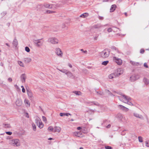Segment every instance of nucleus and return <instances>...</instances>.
Here are the masks:
<instances>
[{
	"instance_id": "obj_1",
	"label": "nucleus",
	"mask_w": 149,
	"mask_h": 149,
	"mask_svg": "<svg viewBox=\"0 0 149 149\" xmlns=\"http://www.w3.org/2000/svg\"><path fill=\"white\" fill-rule=\"evenodd\" d=\"M119 100L124 103H127L130 105H132V104L130 101L131 100V98L129 97L126 95L122 94L119 97Z\"/></svg>"
},
{
	"instance_id": "obj_2",
	"label": "nucleus",
	"mask_w": 149,
	"mask_h": 149,
	"mask_svg": "<svg viewBox=\"0 0 149 149\" xmlns=\"http://www.w3.org/2000/svg\"><path fill=\"white\" fill-rule=\"evenodd\" d=\"M10 143L14 146L18 147L20 146V142L19 140L18 139H15L11 140L10 141Z\"/></svg>"
},
{
	"instance_id": "obj_3",
	"label": "nucleus",
	"mask_w": 149,
	"mask_h": 149,
	"mask_svg": "<svg viewBox=\"0 0 149 149\" xmlns=\"http://www.w3.org/2000/svg\"><path fill=\"white\" fill-rule=\"evenodd\" d=\"M48 41L49 42L53 44H56L58 43V40L56 38L54 37H52L49 38Z\"/></svg>"
},
{
	"instance_id": "obj_4",
	"label": "nucleus",
	"mask_w": 149,
	"mask_h": 149,
	"mask_svg": "<svg viewBox=\"0 0 149 149\" xmlns=\"http://www.w3.org/2000/svg\"><path fill=\"white\" fill-rule=\"evenodd\" d=\"M109 52L108 50H105L100 53V56L102 58H107L109 55Z\"/></svg>"
},
{
	"instance_id": "obj_5",
	"label": "nucleus",
	"mask_w": 149,
	"mask_h": 149,
	"mask_svg": "<svg viewBox=\"0 0 149 149\" xmlns=\"http://www.w3.org/2000/svg\"><path fill=\"white\" fill-rule=\"evenodd\" d=\"M140 78V76L137 74H134L131 76L130 78V81L133 82L137 80Z\"/></svg>"
},
{
	"instance_id": "obj_6",
	"label": "nucleus",
	"mask_w": 149,
	"mask_h": 149,
	"mask_svg": "<svg viewBox=\"0 0 149 149\" xmlns=\"http://www.w3.org/2000/svg\"><path fill=\"white\" fill-rule=\"evenodd\" d=\"M55 52L56 55L60 57H62L63 56V53L61 49L59 47H57L55 49Z\"/></svg>"
},
{
	"instance_id": "obj_7",
	"label": "nucleus",
	"mask_w": 149,
	"mask_h": 149,
	"mask_svg": "<svg viewBox=\"0 0 149 149\" xmlns=\"http://www.w3.org/2000/svg\"><path fill=\"white\" fill-rule=\"evenodd\" d=\"M113 60L118 65H121L122 63V60L120 58H118L116 56H113Z\"/></svg>"
},
{
	"instance_id": "obj_8",
	"label": "nucleus",
	"mask_w": 149,
	"mask_h": 149,
	"mask_svg": "<svg viewBox=\"0 0 149 149\" xmlns=\"http://www.w3.org/2000/svg\"><path fill=\"white\" fill-rule=\"evenodd\" d=\"M133 116L136 118L142 120L143 119V116L137 112H134L133 113Z\"/></svg>"
},
{
	"instance_id": "obj_9",
	"label": "nucleus",
	"mask_w": 149,
	"mask_h": 149,
	"mask_svg": "<svg viewBox=\"0 0 149 149\" xmlns=\"http://www.w3.org/2000/svg\"><path fill=\"white\" fill-rule=\"evenodd\" d=\"M37 47H40L42 46L43 44V42L41 39L35 40L34 41Z\"/></svg>"
},
{
	"instance_id": "obj_10",
	"label": "nucleus",
	"mask_w": 149,
	"mask_h": 149,
	"mask_svg": "<svg viewBox=\"0 0 149 149\" xmlns=\"http://www.w3.org/2000/svg\"><path fill=\"white\" fill-rule=\"evenodd\" d=\"M26 92L29 99L30 100H32L33 99L34 96L31 91L29 90H27Z\"/></svg>"
},
{
	"instance_id": "obj_11",
	"label": "nucleus",
	"mask_w": 149,
	"mask_h": 149,
	"mask_svg": "<svg viewBox=\"0 0 149 149\" xmlns=\"http://www.w3.org/2000/svg\"><path fill=\"white\" fill-rule=\"evenodd\" d=\"M118 107L122 110L125 111L127 112L129 111V109L128 108L121 105L118 106Z\"/></svg>"
},
{
	"instance_id": "obj_12",
	"label": "nucleus",
	"mask_w": 149,
	"mask_h": 149,
	"mask_svg": "<svg viewBox=\"0 0 149 149\" xmlns=\"http://www.w3.org/2000/svg\"><path fill=\"white\" fill-rule=\"evenodd\" d=\"M123 72V70L121 68H118L117 69V72L115 73L116 76H118L121 74H122Z\"/></svg>"
},
{
	"instance_id": "obj_13",
	"label": "nucleus",
	"mask_w": 149,
	"mask_h": 149,
	"mask_svg": "<svg viewBox=\"0 0 149 149\" xmlns=\"http://www.w3.org/2000/svg\"><path fill=\"white\" fill-rule=\"evenodd\" d=\"M16 104L17 106H20L22 104V100L20 98H18L16 101Z\"/></svg>"
},
{
	"instance_id": "obj_14",
	"label": "nucleus",
	"mask_w": 149,
	"mask_h": 149,
	"mask_svg": "<svg viewBox=\"0 0 149 149\" xmlns=\"http://www.w3.org/2000/svg\"><path fill=\"white\" fill-rule=\"evenodd\" d=\"M26 78V76L25 74H22L21 75V80L22 83L25 82Z\"/></svg>"
},
{
	"instance_id": "obj_15",
	"label": "nucleus",
	"mask_w": 149,
	"mask_h": 149,
	"mask_svg": "<svg viewBox=\"0 0 149 149\" xmlns=\"http://www.w3.org/2000/svg\"><path fill=\"white\" fill-rule=\"evenodd\" d=\"M61 130V128L60 127L58 126H55L54 127V132H60Z\"/></svg>"
},
{
	"instance_id": "obj_16",
	"label": "nucleus",
	"mask_w": 149,
	"mask_h": 149,
	"mask_svg": "<svg viewBox=\"0 0 149 149\" xmlns=\"http://www.w3.org/2000/svg\"><path fill=\"white\" fill-rule=\"evenodd\" d=\"M24 103L27 107H29L30 105V103L29 100L27 99H25L24 100Z\"/></svg>"
},
{
	"instance_id": "obj_17",
	"label": "nucleus",
	"mask_w": 149,
	"mask_h": 149,
	"mask_svg": "<svg viewBox=\"0 0 149 149\" xmlns=\"http://www.w3.org/2000/svg\"><path fill=\"white\" fill-rule=\"evenodd\" d=\"M103 26L102 25H101L100 24H97L94 25L93 26V28L95 29H101L103 27Z\"/></svg>"
},
{
	"instance_id": "obj_18",
	"label": "nucleus",
	"mask_w": 149,
	"mask_h": 149,
	"mask_svg": "<svg viewBox=\"0 0 149 149\" xmlns=\"http://www.w3.org/2000/svg\"><path fill=\"white\" fill-rule=\"evenodd\" d=\"M44 6L46 8H53L52 6H54V5L52 4H50L48 3H45L44 5Z\"/></svg>"
},
{
	"instance_id": "obj_19",
	"label": "nucleus",
	"mask_w": 149,
	"mask_h": 149,
	"mask_svg": "<svg viewBox=\"0 0 149 149\" xmlns=\"http://www.w3.org/2000/svg\"><path fill=\"white\" fill-rule=\"evenodd\" d=\"M74 135L78 137H81L82 134L80 132H74L73 133Z\"/></svg>"
},
{
	"instance_id": "obj_20",
	"label": "nucleus",
	"mask_w": 149,
	"mask_h": 149,
	"mask_svg": "<svg viewBox=\"0 0 149 149\" xmlns=\"http://www.w3.org/2000/svg\"><path fill=\"white\" fill-rule=\"evenodd\" d=\"M116 76L115 73H113L110 74L109 75L108 77L109 79H112L116 77Z\"/></svg>"
},
{
	"instance_id": "obj_21",
	"label": "nucleus",
	"mask_w": 149,
	"mask_h": 149,
	"mask_svg": "<svg viewBox=\"0 0 149 149\" xmlns=\"http://www.w3.org/2000/svg\"><path fill=\"white\" fill-rule=\"evenodd\" d=\"M116 7V5H113L111 6L110 9V12H113L114 11Z\"/></svg>"
},
{
	"instance_id": "obj_22",
	"label": "nucleus",
	"mask_w": 149,
	"mask_h": 149,
	"mask_svg": "<svg viewBox=\"0 0 149 149\" xmlns=\"http://www.w3.org/2000/svg\"><path fill=\"white\" fill-rule=\"evenodd\" d=\"M13 45L15 47H17V46L18 45V42L16 39H15L13 40Z\"/></svg>"
},
{
	"instance_id": "obj_23",
	"label": "nucleus",
	"mask_w": 149,
	"mask_h": 149,
	"mask_svg": "<svg viewBox=\"0 0 149 149\" xmlns=\"http://www.w3.org/2000/svg\"><path fill=\"white\" fill-rule=\"evenodd\" d=\"M143 81L145 84L146 85H148L149 83V80L146 78H143Z\"/></svg>"
},
{
	"instance_id": "obj_24",
	"label": "nucleus",
	"mask_w": 149,
	"mask_h": 149,
	"mask_svg": "<svg viewBox=\"0 0 149 149\" xmlns=\"http://www.w3.org/2000/svg\"><path fill=\"white\" fill-rule=\"evenodd\" d=\"M88 15V14L87 13H84L83 14H81L80 17L85 18L87 17Z\"/></svg>"
},
{
	"instance_id": "obj_25",
	"label": "nucleus",
	"mask_w": 149,
	"mask_h": 149,
	"mask_svg": "<svg viewBox=\"0 0 149 149\" xmlns=\"http://www.w3.org/2000/svg\"><path fill=\"white\" fill-rule=\"evenodd\" d=\"M31 59L29 57L25 58L24 59V61L26 63H29L31 61Z\"/></svg>"
},
{
	"instance_id": "obj_26",
	"label": "nucleus",
	"mask_w": 149,
	"mask_h": 149,
	"mask_svg": "<svg viewBox=\"0 0 149 149\" xmlns=\"http://www.w3.org/2000/svg\"><path fill=\"white\" fill-rule=\"evenodd\" d=\"M69 115L71 116V114L70 113H60V115L61 116H68Z\"/></svg>"
},
{
	"instance_id": "obj_27",
	"label": "nucleus",
	"mask_w": 149,
	"mask_h": 149,
	"mask_svg": "<svg viewBox=\"0 0 149 149\" xmlns=\"http://www.w3.org/2000/svg\"><path fill=\"white\" fill-rule=\"evenodd\" d=\"M17 63L18 64V65L21 67H24V63L22 61H18Z\"/></svg>"
},
{
	"instance_id": "obj_28",
	"label": "nucleus",
	"mask_w": 149,
	"mask_h": 149,
	"mask_svg": "<svg viewBox=\"0 0 149 149\" xmlns=\"http://www.w3.org/2000/svg\"><path fill=\"white\" fill-rule=\"evenodd\" d=\"M41 121L40 119L38 117H36L35 119V122L38 125V123L40 122Z\"/></svg>"
},
{
	"instance_id": "obj_29",
	"label": "nucleus",
	"mask_w": 149,
	"mask_h": 149,
	"mask_svg": "<svg viewBox=\"0 0 149 149\" xmlns=\"http://www.w3.org/2000/svg\"><path fill=\"white\" fill-rule=\"evenodd\" d=\"M38 125L40 129L42 128L43 127V124L41 121L38 123Z\"/></svg>"
},
{
	"instance_id": "obj_30",
	"label": "nucleus",
	"mask_w": 149,
	"mask_h": 149,
	"mask_svg": "<svg viewBox=\"0 0 149 149\" xmlns=\"http://www.w3.org/2000/svg\"><path fill=\"white\" fill-rule=\"evenodd\" d=\"M53 5H54V6H52L53 8H58V7H60L61 6V4L59 3H57L56 4H53Z\"/></svg>"
},
{
	"instance_id": "obj_31",
	"label": "nucleus",
	"mask_w": 149,
	"mask_h": 149,
	"mask_svg": "<svg viewBox=\"0 0 149 149\" xmlns=\"http://www.w3.org/2000/svg\"><path fill=\"white\" fill-rule=\"evenodd\" d=\"M76 95H81L82 94L81 92L80 91H76L73 92Z\"/></svg>"
},
{
	"instance_id": "obj_32",
	"label": "nucleus",
	"mask_w": 149,
	"mask_h": 149,
	"mask_svg": "<svg viewBox=\"0 0 149 149\" xmlns=\"http://www.w3.org/2000/svg\"><path fill=\"white\" fill-rule=\"evenodd\" d=\"M138 140L139 142L142 143L143 142V138L141 136H139L138 137Z\"/></svg>"
},
{
	"instance_id": "obj_33",
	"label": "nucleus",
	"mask_w": 149,
	"mask_h": 149,
	"mask_svg": "<svg viewBox=\"0 0 149 149\" xmlns=\"http://www.w3.org/2000/svg\"><path fill=\"white\" fill-rule=\"evenodd\" d=\"M66 75H67V76L70 77H71L73 76L71 72H70L68 71Z\"/></svg>"
},
{
	"instance_id": "obj_34",
	"label": "nucleus",
	"mask_w": 149,
	"mask_h": 149,
	"mask_svg": "<svg viewBox=\"0 0 149 149\" xmlns=\"http://www.w3.org/2000/svg\"><path fill=\"white\" fill-rule=\"evenodd\" d=\"M119 31V29L113 27V31L114 32H118Z\"/></svg>"
},
{
	"instance_id": "obj_35",
	"label": "nucleus",
	"mask_w": 149,
	"mask_h": 149,
	"mask_svg": "<svg viewBox=\"0 0 149 149\" xmlns=\"http://www.w3.org/2000/svg\"><path fill=\"white\" fill-rule=\"evenodd\" d=\"M59 70L62 72L63 73H65L66 74H67L68 71L66 70Z\"/></svg>"
},
{
	"instance_id": "obj_36",
	"label": "nucleus",
	"mask_w": 149,
	"mask_h": 149,
	"mask_svg": "<svg viewBox=\"0 0 149 149\" xmlns=\"http://www.w3.org/2000/svg\"><path fill=\"white\" fill-rule=\"evenodd\" d=\"M117 117L120 120H121L123 118L122 115L121 114H118L117 116Z\"/></svg>"
},
{
	"instance_id": "obj_37",
	"label": "nucleus",
	"mask_w": 149,
	"mask_h": 149,
	"mask_svg": "<svg viewBox=\"0 0 149 149\" xmlns=\"http://www.w3.org/2000/svg\"><path fill=\"white\" fill-rule=\"evenodd\" d=\"M107 31L109 33L113 31V28H109L107 29Z\"/></svg>"
},
{
	"instance_id": "obj_38",
	"label": "nucleus",
	"mask_w": 149,
	"mask_h": 149,
	"mask_svg": "<svg viewBox=\"0 0 149 149\" xmlns=\"http://www.w3.org/2000/svg\"><path fill=\"white\" fill-rule=\"evenodd\" d=\"M48 130L49 131H52L53 130L54 131V128H53L52 126L49 127L48 129Z\"/></svg>"
},
{
	"instance_id": "obj_39",
	"label": "nucleus",
	"mask_w": 149,
	"mask_h": 149,
	"mask_svg": "<svg viewBox=\"0 0 149 149\" xmlns=\"http://www.w3.org/2000/svg\"><path fill=\"white\" fill-rule=\"evenodd\" d=\"M108 63H109V61H104L102 63V64L103 65H107V64Z\"/></svg>"
},
{
	"instance_id": "obj_40",
	"label": "nucleus",
	"mask_w": 149,
	"mask_h": 149,
	"mask_svg": "<svg viewBox=\"0 0 149 149\" xmlns=\"http://www.w3.org/2000/svg\"><path fill=\"white\" fill-rule=\"evenodd\" d=\"M32 126L33 129V130L34 131H36V127L34 123L32 124Z\"/></svg>"
},
{
	"instance_id": "obj_41",
	"label": "nucleus",
	"mask_w": 149,
	"mask_h": 149,
	"mask_svg": "<svg viewBox=\"0 0 149 149\" xmlns=\"http://www.w3.org/2000/svg\"><path fill=\"white\" fill-rule=\"evenodd\" d=\"M46 13H55V12L52 10H47L46 11Z\"/></svg>"
},
{
	"instance_id": "obj_42",
	"label": "nucleus",
	"mask_w": 149,
	"mask_h": 149,
	"mask_svg": "<svg viewBox=\"0 0 149 149\" xmlns=\"http://www.w3.org/2000/svg\"><path fill=\"white\" fill-rule=\"evenodd\" d=\"M146 146L147 147H149V140H147L145 141Z\"/></svg>"
},
{
	"instance_id": "obj_43",
	"label": "nucleus",
	"mask_w": 149,
	"mask_h": 149,
	"mask_svg": "<svg viewBox=\"0 0 149 149\" xmlns=\"http://www.w3.org/2000/svg\"><path fill=\"white\" fill-rule=\"evenodd\" d=\"M25 50L27 52H29L30 51L29 48L28 47H26L25 48Z\"/></svg>"
},
{
	"instance_id": "obj_44",
	"label": "nucleus",
	"mask_w": 149,
	"mask_h": 149,
	"mask_svg": "<svg viewBox=\"0 0 149 149\" xmlns=\"http://www.w3.org/2000/svg\"><path fill=\"white\" fill-rule=\"evenodd\" d=\"M14 86L17 91H19V90H20V89L17 84H15L14 85Z\"/></svg>"
},
{
	"instance_id": "obj_45",
	"label": "nucleus",
	"mask_w": 149,
	"mask_h": 149,
	"mask_svg": "<svg viewBox=\"0 0 149 149\" xmlns=\"http://www.w3.org/2000/svg\"><path fill=\"white\" fill-rule=\"evenodd\" d=\"M98 36H99L97 34V35H96L94 37V38H93L94 40H97L98 39Z\"/></svg>"
},
{
	"instance_id": "obj_46",
	"label": "nucleus",
	"mask_w": 149,
	"mask_h": 149,
	"mask_svg": "<svg viewBox=\"0 0 149 149\" xmlns=\"http://www.w3.org/2000/svg\"><path fill=\"white\" fill-rule=\"evenodd\" d=\"M6 133L9 135H11L12 134V132H6Z\"/></svg>"
},
{
	"instance_id": "obj_47",
	"label": "nucleus",
	"mask_w": 149,
	"mask_h": 149,
	"mask_svg": "<svg viewBox=\"0 0 149 149\" xmlns=\"http://www.w3.org/2000/svg\"><path fill=\"white\" fill-rule=\"evenodd\" d=\"M42 118L43 120L44 121H47V119L46 117L44 116H42Z\"/></svg>"
},
{
	"instance_id": "obj_48",
	"label": "nucleus",
	"mask_w": 149,
	"mask_h": 149,
	"mask_svg": "<svg viewBox=\"0 0 149 149\" xmlns=\"http://www.w3.org/2000/svg\"><path fill=\"white\" fill-rule=\"evenodd\" d=\"M105 148L106 149H112L111 147L109 146H105Z\"/></svg>"
},
{
	"instance_id": "obj_49",
	"label": "nucleus",
	"mask_w": 149,
	"mask_h": 149,
	"mask_svg": "<svg viewBox=\"0 0 149 149\" xmlns=\"http://www.w3.org/2000/svg\"><path fill=\"white\" fill-rule=\"evenodd\" d=\"M8 81L9 82H11L12 81V79L11 78H9L8 79Z\"/></svg>"
},
{
	"instance_id": "obj_50",
	"label": "nucleus",
	"mask_w": 149,
	"mask_h": 149,
	"mask_svg": "<svg viewBox=\"0 0 149 149\" xmlns=\"http://www.w3.org/2000/svg\"><path fill=\"white\" fill-rule=\"evenodd\" d=\"M144 66L146 68H148V65H147V63H144Z\"/></svg>"
},
{
	"instance_id": "obj_51",
	"label": "nucleus",
	"mask_w": 149,
	"mask_h": 149,
	"mask_svg": "<svg viewBox=\"0 0 149 149\" xmlns=\"http://www.w3.org/2000/svg\"><path fill=\"white\" fill-rule=\"evenodd\" d=\"M68 65L70 68H72V65L70 63H68Z\"/></svg>"
},
{
	"instance_id": "obj_52",
	"label": "nucleus",
	"mask_w": 149,
	"mask_h": 149,
	"mask_svg": "<svg viewBox=\"0 0 149 149\" xmlns=\"http://www.w3.org/2000/svg\"><path fill=\"white\" fill-rule=\"evenodd\" d=\"M144 50L143 49H141L140 50V53L141 54H143L144 53Z\"/></svg>"
},
{
	"instance_id": "obj_53",
	"label": "nucleus",
	"mask_w": 149,
	"mask_h": 149,
	"mask_svg": "<svg viewBox=\"0 0 149 149\" xmlns=\"http://www.w3.org/2000/svg\"><path fill=\"white\" fill-rule=\"evenodd\" d=\"M130 63L132 65H135V63L134 62V61H130Z\"/></svg>"
},
{
	"instance_id": "obj_54",
	"label": "nucleus",
	"mask_w": 149,
	"mask_h": 149,
	"mask_svg": "<svg viewBox=\"0 0 149 149\" xmlns=\"http://www.w3.org/2000/svg\"><path fill=\"white\" fill-rule=\"evenodd\" d=\"M22 91L23 93H25V90L24 88L22 89Z\"/></svg>"
},
{
	"instance_id": "obj_55",
	"label": "nucleus",
	"mask_w": 149,
	"mask_h": 149,
	"mask_svg": "<svg viewBox=\"0 0 149 149\" xmlns=\"http://www.w3.org/2000/svg\"><path fill=\"white\" fill-rule=\"evenodd\" d=\"M77 129L78 130H80L81 129V127H77Z\"/></svg>"
},
{
	"instance_id": "obj_56",
	"label": "nucleus",
	"mask_w": 149,
	"mask_h": 149,
	"mask_svg": "<svg viewBox=\"0 0 149 149\" xmlns=\"http://www.w3.org/2000/svg\"><path fill=\"white\" fill-rule=\"evenodd\" d=\"M6 45L7 46H8L9 47H10V45H9L8 44V43H6Z\"/></svg>"
},
{
	"instance_id": "obj_57",
	"label": "nucleus",
	"mask_w": 149,
	"mask_h": 149,
	"mask_svg": "<svg viewBox=\"0 0 149 149\" xmlns=\"http://www.w3.org/2000/svg\"><path fill=\"white\" fill-rule=\"evenodd\" d=\"M111 126V125H109L107 126V128H109Z\"/></svg>"
},
{
	"instance_id": "obj_58",
	"label": "nucleus",
	"mask_w": 149,
	"mask_h": 149,
	"mask_svg": "<svg viewBox=\"0 0 149 149\" xmlns=\"http://www.w3.org/2000/svg\"><path fill=\"white\" fill-rule=\"evenodd\" d=\"M53 139L52 138H49L48 139V140H51L52 139Z\"/></svg>"
},
{
	"instance_id": "obj_59",
	"label": "nucleus",
	"mask_w": 149,
	"mask_h": 149,
	"mask_svg": "<svg viewBox=\"0 0 149 149\" xmlns=\"http://www.w3.org/2000/svg\"><path fill=\"white\" fill-rule=\"evenodd\" d=\"M26 117H27V118H29V116L28 115V114L27 113V114H26Z\"/></svg>"
},
{
	"instance_id": "obj_60",
	"label": "nucleus",
	"mask_w": 149,
	"mask_h": 149,
	"mask_svg": "<svg viewBox=\"0 0 149 149\" xmlns=\"http://www.w3.org/2000/svg\"><path fill=\"white\" fill-rule=\"evenodd\" d=\"M21 87L22 88H22H24V86H21Z\"/></svg>"
},
{
	"instance_id": "obj_61",
	"label": "nucleus",
	"mask_w": 149,
	"mask_h": 149,
	"mask_svg": "<svg viewBox=\"0 0 149 149\" xmlns=\"http://www.w3.org/2000/svg\"><path fill=\"white\" fill-rule=\"evenodd\" d=\"M79 149H83V147H80V148H79Z\"/></svg>"
},
{
	"instance_id": "obj_62",
	"label": "nucleus",
	"mask_w": 149,
	"mask_h": 149,
	"mask_svg": "<svg viewBox=\"0 0 149 149\" xmlns=\"http://www.w3.org/2000/svg\"><path fill=\"white\" fill-rule=\"evenodd\" d=\"M127 13H125V15H127Z\"/></svg>"
}]
</instances>
